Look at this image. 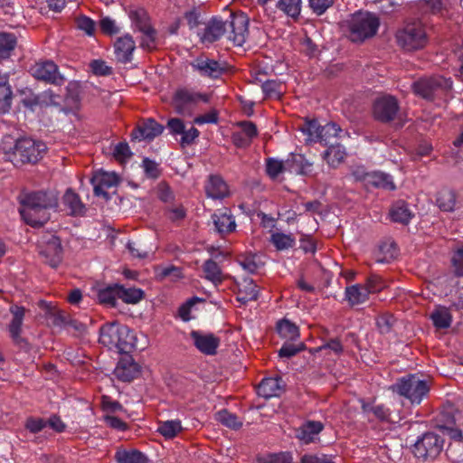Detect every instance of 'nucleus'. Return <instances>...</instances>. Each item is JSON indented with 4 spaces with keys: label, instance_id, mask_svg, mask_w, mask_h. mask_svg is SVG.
Here are the masks:
<instances>
[{
    "label": "nucleus",
    "instance_id": "nucleus-1",
    "mask_svg": "<svg viewBox=\"0 0 463 463\" xmlns=\"http://www.w3.org/2000/svg\"><path fill=\"white\" fill-rule=\"evenodd\" d=\"M21 203V215L33 227L43 226L50 220L49 210L58 206V194L53 191H35L25 194Z\"/></svg>",
    "mask_w": 463,
    "mask_h": 463
},
{
    "label": "nucleus",
    "instance_id": "nucleus-2",
    "mask_svg": "<svg viewBox=\"0 0 463 463\" xmlns=\"http://www.w3.org/2000/svg\"><path fill=\"white\" fill-rule=\"evenodd\" d=\"M99 341L109 350L128 354L136 349L137 335L128 326L113 321L99 328Z\"/></svg>",
    "mask_w": 463,
    "mask_h": 463
},
{
    "label": "nucleus",
    "instance_id": "nucleus-3",
    "mask_svg": "<svg viewBox=\"0 0 463 463\" xmlns=\"http://www.w3.org/2000/svg\"><path fill=\"white\" fill-rule=\"evenodd\" d=\"M450 78L440 75L422 77L412 83L415 95L426 99L434 100L446 95L452 89Z\"/></svg>",
    "mask_w": 463,
    "mask_h": 463
},
{
    "label": "nucleus",
    "instance_id": "nucleus-4",
    "mask_svg": "<svg viewBox=\"0 0 463 463\" xmlns=\"http://www.w3.org/2000/svg\"><path fill=\"white\" fill-rule=\"evenodd\" d=\"M393 392L408 399L411 404H420L428 395L430 385L418 374H409L397 380L391 386Z\"/></svg>",
    "mask_w": 463,
    "mask_h": 463
},
{
    "label": "nucleus",
    "instance_id": "nucleus-5",
    "mask_svg": "<svg viewBox=\"0 0 463 463\" xmlns=\"http://www.w3.org/2000/svg\"><path fill=\"white\" fill-rule=\"evenodd\" d=\"M380 26L379 18L370 13H356L348 21V38L352 42H364L374 36Z\"/></svg>",
    "mask_w": 463,
    "mask_h": 463
},
{
    "label": "nucleus",
    "instance_id": "nucleus-6",
    "mask_svg": "<svg viewBox=\"0 0 463 463\" xmlns=\"http://www.w3.org/2000/svg\"><path fill=\"white\" fill-rule=\"evenodd\" d=\"M47 151V146L41 140L29 137L20 138L16 141L13 156L16 161L23 164H36Z\"/></svg>",
    "mask_w": 463,
    "mask_h": 463
},
{
    "label": "nucleus",
    "instance_id": "nucleus-7",
    "mask_svg": "<svg viewBox=\"0 0 463 463\" xmlns=\"http://www.w3.org/2000/svg\"><path fill=\"white\" fill-rule=\"evenodd\" d=\"M396 40L403 50L411 52L423 48L427 43V34L420 22L407 24L396 33Z\"/></svg>",
    "mask_w": 463,
    "mask_h": 463
},
{
    "label": "nucleus",
    "instance_id": "nucleus-8",
    "mask_svg": "<svg viewBox=\"0 0 463 463\" xmlns=\"http://www.w3.org/2000/svg\"><path fill=\"white\" fill-rule=\"evenodd\" d=\"M209 100L210 96L207 94L182 89L175 93L172 105L177 114L192 116L199 103H208Z\"/></svg>",
    "mask_w": 463,
    "mask_h": 463
},
{
    "label": "nucleus",
    "instance_id": "nucleus-9",
    "mask_svg": "<svg viewBox=\"0 0 463 463\" xmlns=\"http://www.w3.org/2000/svg\"><path fill=\"white\" fill-rule=\"evenodd\" d=\"M444 439L434 432H426L417 439L413 446L416 458L423 460L435 459L443 449Z\"/></svg>",
    "mask_w": 463,
    "mask_h": 463
},
{
    "label": "nucleus",
    "instance_id": "nucleus-10",
    "mask_svg": "<svg viewBox=\"0 0 463 463\" xmlns=\"http://www.w3.org/2000/svg\"><path fill=\"white\" fill-rule=\"evenodd\" d=\"M10 313L12 314V319L7 325V331L10 338L12 339L14 345L18 348L29 351L31 350V345L28 340L22 336L23 323L25 316V308L20 306H12L10 307Z\"/></svg>",
    "mask_w": 463,
    "mask_h": 463
},
{
    "label": "nucleus",
    "instance_id": "nucleus-11",
    "mask_svg": "<svg viewBox=\"0 0 463 463\" xmlns=\"http://www.w3.org/2000/svg\"><path fill=\"white\" fill-rule=\"evenodd\" d=\"M40 255L50 267L57 268L62 260L61 240L54 234L43 235L40 241Z\"/></svg>",
    "mask_w": 463,
    "mask_h": 463
},
{
    "label": "nucleus",
    "instance_id": "nucleus-12",
    "mask_svg": "<svg viewBox=\"0 0 463 463\" xmlns=\"http://www.w3.org/2000/svg\"><path fill=\"white\" fill-rule=\"evenodd\" d=\"M228 33H226L228 39L232 41L235 45L241 46L249 33V19L243 14L231 13L226 20Z\"/></svg>",
    "mask_w": 463,
    "mask_h": 463
},
{
    "label": "nucleus",
    "instance_id": "nucleus-13",
    "mask_svg": "<svg viewBox=\"0 0 463 463\" xmlns=\"http://www.w3.org/2000/svg\"><path fill=\"white\" fill-rule=\"evenodd\" d=\"M400 109L398 100L391 95H384L375 99L373 114L375 119L383 123L392 121Z\"/></svg>",
    "mask_w": 463,
    "mask_h": 463
},
{
    "label": "nucleus",
    "instance_id": "nucleus-14",
    "mask_svg": "<svg viewBox=\"0 0 463 463\" xmlns=\"http://www.w3.org/2000/svg\"><path fill=\"white\" fill-rule=\"evenodd\" d=\"M191 66L202 77H207L213 80L220 78L227 71L225 62L210 59L205 55H200L195 58L191 62Z\"/></svg>",
    "mask_w": 463,
    "mask_h": 463
},
{
    "label": "nucleus",
    "instance_id": "nucleus-15",
    "mask_svg": "<svg viewBox=\"0 0 463 463\" xmlns=\"http://www.w3.org/2000/svg\"><path fill=\"white\" fill-rule=\"evenodd\" d=\"M31 74L37 80L61 85L64 82V78L59 73L58 66L51 61H42L36 62L30 69Z\"/></svg>",
    "mask_w": 463,
    "mask_h": 463
},
{
    "label": "nucleus",
    "instance_id": "nucleus-16",
    "mask_svg": "<svg viewBox=\"0 0 463 463\" xmlns=\"http://www.w3.org/2000/svg\"><path fill=\"white\" fill-rule=\"evenodd\" d=\"M190 338L194 345L205 355H214L220 345L219 337L210 333H203L201 331L193 330L190 333Z\"/></svg>",
    "mask_w": 463,
    "mask_h": 463
},
{
    "label": "nucleus",
    "instance_id": "nucleus-17",
    "mask_svg": "<svg viewBox=\"0 0 463 463\" xmlns=\"http://www.w3.org/2000/svg\"><path fill=\"white\" fill-rule=\"evenodd\" d=\"M167 128L173 135H181L180 144L182 146H186L194 143L199 137V130L192 126L190 128L185 129L184 123L182 119L177 118H170L167 121Z\"/></svg>",
    "mask_w": 463,
    "mask_h": 463
},
{
    "label": "nucleus",
    "instance_id": "nucleus-18",
    "mask_svg": "<svg viewBox=\"0 0 463 463\" xmlns=\"http://www.w3.org/2000/svg\"><path fill=\"white\" fill-rule=\"evenodd\" d=\"M226 33H228L226 20L215 16L209 20L203 32L199 36L203 43H212L221 39Z\"/></svg>",
    "mask_w": 463,
    "mask_h": 463
},
{
    "label": "nucleus",
    "instance_id": "nucleus-19",
    "mask_svg": "<svg viewBox=\"0 0 463 463\" xmlns=\"http://www.w3.org/2000/svg\"><path fill=\"white\" fill-rule=\"evenodd\" d=\"M90 181L94 186L95 195L102 196L108 200L109 196L105 190L117 186L119 178L115 173L99 172L92 176Z\"/></svg>",
    "mask_w": 463,
    "mask_h": 463
},
{
    "label": "nucleus",
    "instance_id": "nucleus-20",
    "mask_svg": "<svg viewBox=\"0 0 463 463\" xmlns=\"http://www.w3.org/2000/svg\"><path fill=\"white\" fill-rule=\"evenodd\" d=\"M138 373L139 366L131 356L121 358L114 370L115 376L122 382H131Z\"/></svg>",
    "mask_w": 463,
    "mask_h": 463
},
{
    "label": "nucleus",
    "instance_id": "nucleus-21",
    "mask_svg": "<svg viewBox=\"0 0 463 463\" xmlns=\"http://www.w3.org/2000/svg\"><path fill=\"white\" fill-rule=\"evenodd\" d=\"M114 48L117 60L119 62L128 63L132 60V53L136 49V43L132 36L127 33L116 40Z\"/></svg>",
    "mask_w": 463,
    "mask_h": 463
},
{
    "label": "nucleus",
    "instance_id": "nucleus-22",
    "mask_svg": "<svg viewBox=\"0 0 463 463\" xmlns=\"http://www.w3.org/2000/svg\"><path fill=\"white\" fill-rule=\"evenodd\" d=\"M213 222L218 233L228 234L235 231L236 222L234 216L229 209L220 210L212 215Z\"/></svg>",
    "mask_w": 463,
    "mask_h": 463
},
{
    "label": "nucleus",
    "instance_id": "nucleus-23",
    "mask_svg": "<svg viewBox=\"0 0 463 463\" xmlns=\"http://www.w3.org/2000/svg\"><path fill=\"white\" fill-rule=\"evenodd\" d=\"M62 204L68 213L71 216H82L85 214L87 209L85 204L81 202L80 197L72 189L66 190L62 196Z\"/></svg>",
    "mask_w": 463,
    "mask_h": 463
},
{
    "label": "nucleus",
    "instance_id": "nucleus-24",
    "mask_svg": "<svg viewBox=\"0 0 463 463\" xmlns=\"http://www.w3.org/2000/svg\"><path fill=\"white\" fill-rule=\"evenodd\" d=\"M288 171L301 175H311L313 173V163L307 160L301 154H292L287 159Z\"/></svg>",
    "mask_w": 463,
    "mask_h": 463
},
{
    "label": "nucleus",
    "instance_id": "nucleus-25",
    "mask_svg": "<svg viewBox=\"0 0 463 463\" xmlns=\"http://www.w3.org/2000/svg\"><path fill=\"white\" fill-rule=\"evenodd\" d=\"M206 194L213 199H223L229 195V188L220 175H210L205 184Z\"/></svg>",
    "mask_w": 463,
    "mask_h": 463
},
{
    "label": "nucleus",
    "instance_id": "nucleus-26",
    "mask_svg": "<svg viewBox=\"0 0 463 463\" xmlns=\"http://www.w3.org/2000/svg\"><path fill=\"white\" fill-rule=\"evenodd\" d=\"M324 426L320 421L310 420L304 423L297 430V438L304 444H309L322 431Z\"/></svg>",
    "mask_w": 463,
    "mask_h": 463
},
{
    "label": "nucleus",
    "instance_id": "nucleus-27",
    "mask_svg": "<svg viewBox=\"0 0 463 463\" xmlns=\"http://www.w3.org/2000/svg\"><path fill=\"white\" fill-rule=\"evenodd\" d=\"M281 378H265L258 386V394L265 399L277 397L283 392Z\"/></svg>",
    "mask_w": 463,
    "mask_h": 463
},
{
    "label": "nucleus",
    "instance_id": "nucleus-28",
    "mask_svg": "<svg viewBox=\"0 0 463 463\" xmlns=\"http://www.w3.org/2000/svg\"><path fill=\"white\" fill-rule=\"evenodd\" d=\"M389 214L392 222L402 224H408L414 216L409 204L402 200H399L392 205Z\"/></svg>",
    "mask_w": 463,
    "mask_h": 463
},
{
    "label": "nucleus",
    "instance_id": "nucleus-29",
    "mask_svg": "<svg viewBox=\"0 0 463 463\" xmlns=\"http://www.w3.org/2000/svg\"><path fill=\"white\" fill-rule=\"evenodd\" d=\"M259 297V288L254 283L252 279L244 278L239 284V291L237 300L242 304H246L249 301H255Z\"/></svg>",
    "mask_w": 463,
    "mask_h": 463
},
{
    "label": "nucleus",
    "instance_id": "nucleus-30",
    "mask_svg": "<svg viewBox=\"0 0 463 463\" xmlns=\"http://www.w3.org/2000/svg\"><path fill=\"white\" fill-rule=\"evenodd\" d=\"M430 318L437 329H447L452 323V315L449 309L444 306L435 307L430 314Z\"/></svg>",
    "mask_w": 463,
    "mask_h": 463
},
{
    "label": "nucleus",
    "instance_id": "nucleus-31",
    "mask_svg": "<svg viewBox=\"0 0 463 463\" xmlns=\"http://www.w3.org/2000/svg\"><path fill=\"white\" fill-rule=\"evenodd\" d=\"M342 128L334 122L326 123L321 126L318 141L325 146H331L337 143V138L342 132Z\"/></svg>",
    "mask_w": 463,
    "mask_h": 463
},
{
    "label": "nucleus",
    "instance_id": "nucleus-32",
    "mask_svg": "<svg viewBox=\"0 0 463 463\" xmlns=\"http://www.w3.org/2000/svg\"><path fill=\"white\" fill-rule=\"evenodd\" d=\"M369 295L370 292L364 285L355 284L345 288V298L352 306L365 302Z\"/></svg>",
    "mask_w": 463,
    "mask_h": 463
},
{
    "label": "nucleus",
    "instance_id": "nucleus-33",
    "mask_svg": "<svg viewBox=\"0 0 463 463\" xmlns=\"http://www.w3.org/2000/svg\"><path fill=\"white\" fill-rule=\"evenodd\" d=\"M366 186H373L386 190L395 189V184L392 182V176L383 172H370Z\"/></svg>",
    "mask_w": 463,
    "mask_h": 463
},
{
    "label": "nucleus",
    "instance_id": "nucleus-34",
    "mask_svg": "<svg viewBox=\"0 0 463 463\" xmlns=\"http://www.w3.org/2000/svg\"><path fill=\"white\" fill-rule=\"evenodd\" d=\"M164 130V127L156 122L154 118L146 119L142 125L138 127L140 137L143 139L152 140L159 136Z\"/></svg>",
    "mask_w": 463,
    "mask_h": 463
},
{
    "label": "nucleus",
    "instance_id": "nucleus-35",
    "mask_svg": "<svg viewBox=\"0 0 463 463\" xmlns=\"http://www.w3.org/2000/svg\"><path fill=\"white\" fill-rule=\"evenodd\" d=\"M204 277L209 281L213 282L215 286L222 283L224 276L220 266L213 260H207L203 265Z\"/></svg>",
    "mask_w": 463,
    "mask_h": 463
},
{
    "label": "nucleus",
    "instance_id": "nucleus-36",
    "mask_svg": "<svg viewBox=\"0 0 463 463\" xmlns=\"http://www.w3.org/2000/svg\"><path fill=\"white\" fill-rule=\"evenodd\" d=\"M437 205L443 212H453L456 206L457 194L453 190L443 189L438 193Z\"/></svg>",
    "mask_w": 463,
    "mask_h": 463
},
{
    "label": "nucleus",
    "instance_id": "nucleus-37",
    "mask_svg": "<svg viewBox=\"0 0 463 463\" xmlns=\"http://www.w3.org/2000/svg\"><path fill=\"white\" fill-rule=\"evenodd\" d=\"M346 156L345 147L343 146L334 144L328 146L324 152V159L326 160L328 165L333 167L339 165Z\"/></svg>",
    "mask_w": 463,
    "mask_h": 463
},
{
    "label": "nucleus",
    "instance_id": "nucleus-38",
    "mask_svg": "<svg viewBox=\"0 0 463 463\" xmlns=\"http://www.w3.org/2000/svg\"><path fill=\"white\" fill-rule=\"evenodd\" d=\"M118 284L109 285L98 290L97 298L101 304L115 307L118 298Z\"/></svg>",
    "mask_w": 463,
    "mask_h": 463
},
{
    "label": "nucleus",
    "instance_id": "nucleus-39",
    "mask_svg": "<svg viewBox=\"0 0 463 463\" xmlns=\"http://www.w3.org/2000/svg\"><path fill=\"white\" fill-rule=\"evenodd\" d=\"M279 335L288 341H296L299 338L298 327L288 319L280 320L277 325Z\"/></svg>",
    "mask_w": 463,
    "mask_h": 463
},
{
    "label": "nucleus",
    "instance_id": "nucleus-40",
    "mask_svg": "<svg viewBox=\"0 0 463 463\" xmlns=\"http://www.w3.org/2000/svg\"><path fill=\"white\" fill-rule=\"evenodd\" d=\"M118 463H147V458L137 450H118L115 454Z\"/></svg>",
    "mask_w": 463,
    "mask_h": 463
},
{
    "label": "nucleus",
    "instance_id": "nucleus-41",
    "mask_svg": "<svg viewBox=\"0 0 463 463\" xmlns=\"http://www.w3.org/2000/svg\"><path fill=\"white\" fill-rule=\"evenodd\" d=\"M13 91L6 81H0V116L8 113L12 107Z\"/></svg>",
    "mask_w": 463,
    "mask_h": 463
},
{
    "label": "nucleus",
    "instance_id": "nucleus-42",
    "mask_svg": "<svg viewBox=\"0 0 463 463\" xmlns=\"http://www.w3.org/2000/svg\"><path fill=\"white\" fill-rule=\"evenodd\" d=\"M118 298L127 304H137L144 298V291L140 288H128L118 285Z\"/></svg>",
    "mask_w": 463,
    "mask_h": 463
},
{
    "label": "nucleus",
    "instance_id": "nucleus-43",
    "mask_svg": "<svg viewBox=\"0 0 463 463\" xmlns=\"http://www.w3.org/2000/svg\"><path fill=\"white\" fill-rule=\"evenodd\" d=\"M16 43L17 40L14 33H0V58H8L15 48Z\"/></svg>",
    "mask_w": 463,
    "mask_h": 463
},
{
    "label": "nucleus",
    "instance_id": "nucleus-44",
    "mask_svg": "<svg viewBox=\"0 0 463 463\" xmlns=\"http://www.w3.org/2000/svg\"><path fill=\"white\" fill-rule=\"evenodd\" d=\"M182 429L180 420H165L159 423L157 432L165 439H173L182 430Z\"/></svg>",
    "mask_w": 463,
    "mask_h": 463
},
{
    "label": "nucleus",
    "instance_id": "nucleus-45",
    "mask_svg": "<svg viewBox=\"0 0 463 463\" xmlns=\"http://www.w3.org/2000/svg\"><path fill=\"white\" fill-rule=\"evenodd\" d=\"M130 18L135 27L141 33L153 29L149 17L144 10H137L130 13Z\"/></svg>",
    "mask_w": 463,
    "mask_h": 463
},
{
    "label": "nucleus",
    "instance_id": "nucleus-46",
    "mask_svg": "<svg viewBox=\"0 0 463 463\" xmlns=\"http://www.w3.org/2000/svg\"><path fill=\"white\" fill-rule=\"evenodd\" d=\"M321 126L317 120H307L299 127L301 132L307 137V142H317Z\"/></svg>",
    "mask_w": 463,
    "mask_h": 463
},
{
    "label": "nucleus",
    "instance_id": "nucleus-47",
    "mask_svg": "<svg viewBox=\"0 0 463 463\" xmlns=\"http://www.w3.org/2000/svg\"><path fill=\"white\" fill-rule=\"evenodd\" d=\"M276 6L287 15L296 18L301 11V0H278Z\"/></svg>",
    "mask_w": 463,
    "mask_h": 463
},
{
    "label": "nucleus",
    "instance_id": "nucleus-48",
    "mask_svg": "<svg viewBox=\"0 0 463 463\" xmlns=\"http://www.w3.org/2000/svg\"><path fill=\"white\" fill-rule=\"evenodd\" d=\"M215 419L222 425L233 430H238L242 426V422L239 420L237 415L227 410L218 411L215 415Z\"/></svg>",
    "mask_w": 463,
    "mask_h": 463
},
{
    "label": "nucleus",
    "instance_id": "nucleus-49",
    "mask_svg": "<svg viewBox=\"0 0 463 463\" xmlns=\"http://www.w3.org/2000/svg\"><path fill=\"white\" fill-rule=\"evenodd\" d=\"M66 90L67 95L64 99L65 105L63 107L61 106V110L68 114L72 110L79 109L80 98L79 95L75 92L74 86L70 84Z\"/></svg>",
    "mask_w": 463,
    "mask_h": 463
},
{
    "label": "nucleus",
    "instance_id": "nucleus-50",
    "mask_svg": "<svg viewBox=\"0 0 463 463\" xmlns=\"http://www.w3.org/2000/svg\"><path fill=\"white\" fill-rule=\"evenodd\" d=\"M270 241L279 250H288L295 244V239L292 235L282 232H274L271 235Z\"/></svg>",
    "mask_w": 463,
    "mask_h": 463
},
{
    "label": "nucleus",
    "instance_id": "nucleus-51",
    "mask_svg": "<svg viewBox=\"0 0 463 463\" xmlns=\"http://www.w3.org/2000/svg\"><path fill=\"white\" fill-rule=\"evenodd\" d=\"M305 348L306 345L303 342L298 341V343H295V341H286L279 350V356L290 358L303 351Z\"/></svg>",
    "mask_w": 463,
    "mask_h": 463
},
{
    "label": "nucleus",
    "instance_id": "nucleus-52",
    "mask_svg": "<svg viewBox=\"0 0 463 463\" xmlns=\"http://www.w3.org/2000/svg\"><path fill=\"white\" fill-rule=\"evenodd\" d=\"M266 171L270 178L276 179L279 174L288 171L287 161L284 163L280 160L269 158L266 163Z\"/></svg>",
    "mask_w": 463,
    "mask_h": 463
},
{
    "label": "nucleus",
    "instance_id": "nucleus-53",
    "mask_svg": "<svg viewBox=\"0 0 463 463\" xmlns=\"http://www.w3.org/2000/svg\"><path fill=\"white\" fill-rule=\"evenodd\" d=\"M290 452L270 453L258 458L259 463H292Z\"/></svg>",
    "mask_w": 463,
    "mask_h": 463
},
{
    "label": "nucleus",
    "instance_id": "nucleus-54",
    "mask_svg": "<svg viewBox=\"0 0 463 463\" xmlns=\"http://www.w3.org/2000/svg\"><path fill=\"white\" fill-rule=\"evenodd\" d=\"M455 410L450 407L441 411L439 415V427L440 429L449 430L451 429L458 420L455 416Z\"/></svg>",
    "mask_w": 463,
    "mask_h": 463
},
{
    "label": "nucleus",
    "instance_id": "nucleus-55",
    "mask_svg": "<svg viewBox=\"0 0 463 463\" xmlns=\"http://www.w3.org/2000/svg\"><path fill=\"white\" fill-rule=\"evenodd\" d=\"M447 457L454 463L463 461V442L454 441L446 450Z\"/></svg>",
    "mask_w": 463,
    "mask_h": 463
},
{
    "label": "nucleus",
    "instance_id": "nucleus-56",
    "mask_svg": "<svg viewBox=\"0 0 463 463\" xmlns=\"http://www.w3.org/2000/svg\"><path fill=\"white\" fill-rule=\"evenodd\" d=\"M39 99L42 101V107H61L60 95L54 93L51 89L39 93Z\"/></svg>",
    "mask_w": 463,
    "mask_h": 463
},
{
    "label": "nucleus",
    "instance_id": "nucleus-57",
    "mask_svg": "<svg viewBox=\"0 0 463 463\" xmlns=\"http://www.w3.org/2000/svg\"><path fill=\"white\" fill-rule=\"evenodd\" d=\"M131 156H132V153L130 151V148H129L128 143L120 142L115 146L114 150H113V156L118 161H120V162L125 161V160L130 158Z\"/></svg>",
    "mask_w": 463,
    "mask_h": 463
},
{
    "label": "nucleus",
    "instance_id": "nucleus-58",
    "mask_svg": "<svg viewBox=\"0 0 463 463\" xmlns=\"http://www.w3.org/2000/svg\"><path fill=\"white\" fill-rule=\"evenodd\" d=\"M379 250L383 254L382 259H377L378 262L387 261L392 259L396 254V244L394 241H385L379 246Z\"/></svg>",
    "mask_w": 463,
    "mask_h": 463
},
{
    "label": "nucleus",
    "instance_id": "nucleus-59",
    "mask_svg": "<svg viewBox=\"0 0 463 463\" xmlns=\"http://www.w3.org/2000/svg\"><path fill=\"white\" fill-rule=\"evenodd\" d=\"M76 26L78 29L85 32L88 35H92L95 31L94 21L85 15H81L76 19Z\"/></svg>",
    "mask_w": 463,
    "mask_h": 463
},
{
    "label": "nucleus",
    "instance_id": "nucleus-60",
    "mask_svg": "<svg viewBox=\"0 0 463 463\" xmlns=\"http://www.w3.org/2000/svg\"><path fill=\"white\" fill-rule=\"evenodd\" d=\"M394 318L391 315H383L376 319V325L381 334L389 333L393 326Z\"/></svg>",
    "mask_w": 463,
    "mask_h": 463
},
{
    "label": "nucleus",
    "instance_id": "nucleus-61",
    "mask_svg": "<svg viewBox=\"0 0 463 463\" xmlns=\"http://www.w3.org/2000/svg\"><path fill=\"white\" fill-rule=\"evenodd\" d=\"M308 3L312 11L317 15H321L333 5L334 0H308Z\"/></svg>",
    "mask_w": 463,
    "mask_h": 463
},
{
    "label": "nucleus",
    "instance_id": "nucleus-62",
    "mask_svg": "<svg viewBox=\"0 0 463 463\" xmlns=\"http://www.w3.org/2000/svg\"><path fill=\"white\" fill-rule=\"evenodd\" d=\"M365 288H368V291L371 293H375L380 291L384 288V283L381 277L376 274H371L365 283Z\"/></svg>",
    "mask_w": 463,
    "mask_h": 463
},
{
    "label": "nucleus",
    "instance_id": "nucleus-63",
    "mask_svg": "<svg viewBox=\"0 0 463 463\" xmlns=\"http://www.w3.org/2000/svg\"><path fill=\"white\" fill-rule=\"evenodd\" d=\"M219 117L216 109H212L208 113L204 115L197 116L194 118V124L203 125V124H216L218 122Z\"/></svg>",
    "mask_w": 463,
    "mask_h": 463
},
{
    "label": "nucleus",
    "instance_id": "nucleus-64",
    "mask_svg": "<svg viewBox=\"0 0 463 463\" xmlns=\"http://www.w3.org/2000/svg\"><path fill=\"white\" fill-rule=\"evenodd\" d=\"M142 165L146 176L150 178H157L160 175V170L158 165L149 158H144Z\"/></svg>",
    "mask_w": 463,
    "mask_h": 463
}]
</instances>
